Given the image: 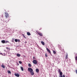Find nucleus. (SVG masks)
<instances>
[{"label": "nucleus", "mask_w": 77, "mask_h": 77, "mask_svg": "<svg viewBox=\"0 0 77 77\" xmlns=\"http://www.w3.org/2000/svg\"><path fill=\"white\" fill-rule=\"evenodd\" d=\"M5 17L6 18H8V17H9V14L8 13L6 12H5Z\"/></svg>", "instance_id": "1"}, {"label": "nucleus", "mask_w": 77, "mask_h": 77, "mask_svg": "<svg viewBox=\"0 0 77 77\" xmlns=\"http://www.w3.org/2000/svg\"><path fill=\"white\" fill-rule=\"evenodd\" d=\"M28 71L30 72H32V71L33 70V69H32V68H28Z\"/></svg>", "instance_id": "2"}, {"label": "nucleus", "mask_w": 77, "mask_h": 77, "mask_svg": "<svg viewBox=\"0 0 77 77\" xmlns=\"http://www.w3.org/2000/svg\"><path fill=\"white\" fill-rule=\"evenodd\" d=\"M46 50H47V51H48V53L50 54H51V51H50V49H48V48H47Z\"/></svg>", "instance_id": "3"}, {"label": "nucleus", "mask_w": 77, "mask_h": 77, "mask_svg": "<svg viewBox=\"0 0 77 77\" xmlns=\"http://www.w3.org/2000/svg\"><path fill=\"white\" fill-rule=\"evenodd\" d=\"M33 62L34 64H37V61H36V60H33Z\"/></svg>", "instance_id": "4"}, {"label": "nucleus", "mask_w": 77, "mask_h": 77, "mask_svg": "<svg viewBox=\"0 0 77 77\" xmlns=\"http://www.w3.org/2000/svg\"><path fill=\"white\" fill-rule=\"evenodd\" d=\"M62 74H63V73L62 72H60V76L59 77H63V75H62Z\"/></svg>", "instance_id": "5"}, {"label": "nucleus", "mask_w": 77, "mask_h": 77, "mask_svg": "<svg viewBox=\"0 0 77 77\" xmlns=\"http://www.w3.org/2000/svg\"><path fill=\"white\" fill-rule=\"evenodd\" d=\"M15 76L16 77H20V74L17 73H15L14 74Z\"/></svg>", "instance_id": "6"}, {"label": "nucleus", "mask_w": 77, "mask_h": 77, "mask_svg": "<svg viewBox=\"0 0 77 77\" xmlns=\"http://www.w3.org/2000/svg\"><path fill=\"white\" fill-rule=\"evenodd\" d=\"M37 33H38V35L41 36H42V33L39 32H37Z\"/></svg>", "instance_id": "7"}, {"label": "nucleus", "mask_w": 77, "mask_h": 77, "mask_svg": "<svg viewBox=\"0 0 77 77\" xmlns=\"http://www.w3.org/2000/svg\"><path fill=\"white\" fill-rule=\"evenodd\" d=\"M30 73L31 75H34V72H33V70L30 72Z\"/></svg>", "instance_id": "8"}, {"label": "nucleus", "mask_w": 77, "mask_h": 77, "mask_svg": "<svg viewBox=\"0 0 77 77\" xmlns=\"http://www.w3.org/2000/svg\"><path fill=\"white\" fill-rule=\"evenodd\" d=\"M1 42L3 44H5V40H2Z\"/></svg>", "instance_id": "9"}, {"label": "nucleus", "mask_w": 77, "mask_h": 77, "mask_svg": "<svg viewBox=\"0 0 77 77\" xmlns=\"http://www.w3.org/2000/svg\"><path fill=\"white\" fill-rule=\"evenodd\" d=\"M41 43L42 44V45H45V43H44V42L43 41H41Z\"/></svg>", "instance_id": "10"}, {"label": "nucleus", "mask_w": 77, "mask_h": 77, "mask_svg": "<svg viewBox=\"0 0 77 77\" xmlns=\"http://www.w3.org/2000/svg\"><path fill=\"white\" fill-rule=\"evenodd\" d=\"M36 72L38 73L39 72V69H35Z\"/></svg>", "instance_id": "11"}, {"label": "nucleus", "mask_w": 77, "mask_h": 77, "mask_svg": "<svg viewBox=\"0 0 77 77\" xmlns=\"http://www.w3.org/2000/svg\"><path fill=\"white\" fill-rule=\"evenodd\" d=\"M27 35L28 36H30V35H31V34H30V33L28 32H27Z\"/></svg>", "instance_id": "12"}, {"label": "nucleus", "mask_w": 77, "mask_h": 77, "mask_svg": "<svg viewBox=\"0 0 77 77\" xmlns=\"http://www.w3.org/2000/svg\"><path fill=\"white\" fill-rule=\"evenodd\" d=\"M1 67H2V68H5V66L3 65H1Z\"/></svg>", "instance_id": "13"}, {"label": "nucleus", "mask_w": 77, "mask_h": 77, "mask_svg": "<svg viewBox=\"0 0 77 77\" xmlns=\"http://www.w3.org/2000/svg\"><path fill=\"white\" fill-rule=\"evenodd\" d=\"M21 69L22 70V71H24V69H23V67H20Z\"/></svg>", "instance_id": "14"}, {"label": "nucleus", "mask_w": 77, "mask_h": 77, "mask_svg": "<svg viewBox=\"0 0 77 77\" xmlns=\"http://www.w3.org/2000/svg\"><path fill=\"white\" fill-rule=\"evenodd\" d=\"M17 57H20V54H17Z\"/></svg>", "instance_id": "15"}, {"label": "nucleus", "mask_w": 77, "mask_h": 77, "mask_svg": "<svg viewBox=\"0 0 77 77\" xmlns=\"http://www.w3.org/2000/svg\"><path fill=\"white\" fill-rule=\"evenodd\" d=\"M53 51V53H54V54H56V51Z\"/></svg>", "instance_id": "16"}, {"label": "nucleus", "mask_w": 77, "mask_h": 77, "mask_svg": "<svg viewBox=\"0 0 77 77\" xmlns=\"http://www.w3.org/2000/svg\"><path fill=\"white\" fill-rule=\"evenodd\" d=\"M28 66H29V67H31L32 66V65H31V64H30V63H29Z\"/></svg>", "instance_id": "17"}, {"label": "nucleus", "mask_w": 77, "mask_h": 77, "mask_svg": "<svg viewBox=\"0 0 77 77\" xmlns=\"http://www.w3.org/2000/svg\"><path fill=\"white\" fill-rule=\"evenodd\" d=\"M58 72L60 73V72H61V70H60V69H58Z\"/></svg>", "instance_id": "18"}, {"label": "nucleus", "mask_w": 77, "mask_h": 77, "mask_svg": "<svg viewBox=\"0 0 77 77\" xmlns=\"http://www.w3.org/2000/svg\"><path fill=\"white\" fill-rule=\"evenodd\" d=\"M65 58L66 59H68V54H66Z\"/></svg>", "instance_id": "19"}, {"label": "nucleus", "mask_w": 77, "mask_h": 77, "mask_svg": "<svg viewBox=\"0 0 77 77\" xmlns=\"http://www.w3.org/2000/svg\"><path fill=\"white\" fill-rule=\"evenodd\" d=\"M8 74H11V71L8 70Z\"/></svg>", "instance_id": "20"}, {"label": "nucleus", "mask_w": 77, "mask_h": 77, "mask_svg": "<svg viewBox=\"0 0 77 77\" xmlns=\"http://www.w3.org/2000/svg\"><path fill=\"white\" fill-rule=\"evenodd\" d=\"M15 42H18V40L17 39H16L14 40Z\"/></svg>", "instance_id": "21"}, {"label": "nucleus", "mask_w": 77, "mask_h": 77, "mask_svg": "<svg viewBox=\"0 0 77 77\" xmlns=\"http://www.w3.org/2000/svg\"><path fill=\"white\" fill-rule=\"evenodd\" d=\"M6 49H7V50H10V48H8V47H6Z\"/></svg>", "instance_id": "22"}, {"label": "nucleus", "mask_w": 77, "mask_h": 77, "mask_svg": "<svg viewBox=\"0 0 77 77\" xmlns=\"http://www.w3.org/2000/svg\"><path fill=\"white\" fill-rule=\"evenodd\" d=\"M75 60H76L77 61V56H76L75 57Z\"/></svg>", "instance_id": "23"}, {"label": "nucleus", "mask_w": 77, "mask_h": 77, "mask_svg": "<svg viewBox=\"0 0 77 77\" xmlns=\"http://www.w3.org/2000/svg\"><path fill=\"white\" fill-rule=\"evenodd\" d=\"M19 63H20V64H21V63H22V62L21 61H19Z\"/></svg>", "instance_id": "24"}, {"label": "nucleus", "mask_w": 77, "mask_h": 77, "mask_svg": "<svg viewBox=\"0 0 77 77\" xmlns=\"http://www.w3.org/2000/svg\"><path fill=\"white\" fill-rule=\"evenodd\" d=\"M8 42L9 43V42L8 41H7L5 42V43H8Z\"/></svg>", "instance_id": "25"}, {"label": "nucleus", "mask_w": 77, "mask_h": 77, "mask_svg": "<svg viewBox=\"0 0 77 77\" xmlns=\"http://www.w3.org/2000/svg\"><path fill=\"white\" fill-rule=\"evenodd\" d=\"M23 35V37H24V38H26V37H25V35H24V34H23V35Z\"/></svg>", "instance_id": "26"}, {"label": "nucleus", "mask_w": 77, "mask_h": 77, "mask_svg": "<svg viewBox=\"0 0 77 77\" xmlns=\"http://www.w3.org/2000/svg\"><path fill=\"white\" fill-rule=\"evenodd\" d=\"M17 41H18V42H20V39L17 40Z\"/></svg>", "instance_id": "27"}, {"label": "nucleus", "mask_w": 77, "mask_h": 77, "mask_svg": "<svg viewBox=\"0 0 77 77\" xmlns=\"http://www.w3.org/2000/svg\"><path fill=\"white\" fill-rule=\"evenodd\" d=\"M45 57H47L48 56H47V54H45Z\"/></svg>", "instance_id": "28"}, {"label": "nucleus", "mask_w": 77, "mask_h": 77, "mask_svg": "<svg viewBox=\"0 0 77 77\" xmlns=\"http://www.w3.org/2000/svg\"><path fill=\"white\" fill-rule=\"evenodd\" d=\"M5 22H6V23H8V22H9V20H6Z\"/></svg>", "instance_id": "29"}, {"label": "nucleus", "mask_w": 77, "mask_h": 77, "mask_svg": "<svg viewBox=\"0 0 77 77\" xmlns=\"http://www.w3.org/2000/svg\"><path fill=\"white\" fill-rule=\"evenodd\" d=\"M6 55V54H5V53H4L3 54V55L2 56H5Z\"/></svg>", "instance_id": "30"}, {"label": "nucleus", "mask_w": 77, "mask_h": 77, "mask_svg": "<svg viewBox=\"0 0 77 77\" xmlns=\"http://www.w3.org/2000/svg\"><path fill=\"white\" fill-rule=\"evenodd\" d=\"M35 57H33V59L34 60H35Z\"/></svg>", "instance_id": "31"}, {"label": "nucleus", "mask_w": 77, "mask_h": 77, "mask_svg": "<svg viewBox=\"0 0 77 77\" xmlns=\"http://www.w3.org/2000/svg\"><path fill=\"white\" fill-rule=\"evenodd\" d=\"M0 54H2V55L3 56V54L2 53H0Z\"/></svg>", "instance_id": "32"}, {"label": "nucleus", "mask_w": 77, "mask_h": 77, "mask_svg": "<svg viewBox=\"0 0 77 77\" xmlns=\"http://www.w3.org/2000/svg\"><path fill=\"white\" fill-rule=\"evenodd\" d=\"M75 71H76V74H77V70H75Z\"/></svg>", "instance_id": "33"}, {"label": "nucleus", "mask_w": 77, "mask_h": 77, "mask_svg": "<svg viewBox=\"0 0 77 77\" xmlns=\"http://www.w3.org/2000/svg\"><path fill=\"white\" fill-rule=\"evenodd\" d=\"M63 77H65V75H63Z\"/></svg>", "instance_id": "34"}, {"label": "nucleus", "mask_w": 77, "mask_h": 77, "mask_svg": "<svg viewBox=\"0 0 77 77\" xmlns=\"http://www.w3.org/2000/svg\"><path fill=\"white\" fill-rule=\"evenodd\" d=\"M25 43H27V42H25Z\"/></svg>", "instance_id": "35"}, {"label": "nucleus", "mask_w": 77, "mask_h": 77, "mask_svg": "<svg viewBox=\"0 0 77 77\" xmlns=\"http://www.w3.org/2000/svg\"><path fill=\"white\" fill-rule=\"evenodd\" d=\"M66 77H68V76H66Z\"/></svg>", "instance_id": "36"}]
</instances>
